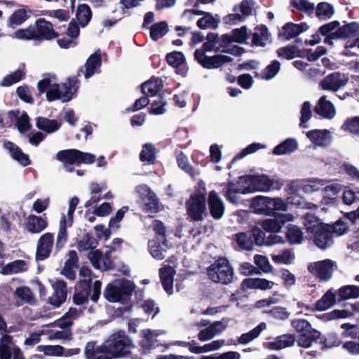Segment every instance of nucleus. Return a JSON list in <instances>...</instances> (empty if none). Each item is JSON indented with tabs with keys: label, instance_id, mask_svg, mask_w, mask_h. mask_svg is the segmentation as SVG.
I'll return each instance as SVG.
<instances>
[{
	"label": "nucleus",
	"instance_id": "1",
	"mask_svg": "<svg viewBox=\"0 0 359 359\" xmlns=\"http://www.w3.org/2000/svg\"><path fill=\"white\" fill-rule=\"evenodd\" d=\"M15 34L19 39L35 41H49L59 36L54 30L52 23L45 18L37 19L34 25H30L27 29H20Z\"/></svg>",
	"mask_w": 359,
	"mask_h": 359
},
{
	"label": "nucleus",
	"instance_id": "2",
	"mask_svg": "<svg viewBox=\"0 0 359 359\" xmlns=\"http://www.w3.org/2000/svg\"><path fill=\"white\" fill-rule=\"evenodd\" d=\"M134 347L132 340L123 330H118L112 334L102 345L107 354L118 358L127 356L131 353ZM101 351H104L102 350Z\"/></svg>",
	"mask_w": 359,
	"mask_h": 359
},
{
	"label": "nucleus",
	"instance_id": "3",
	"mask_svg": "<svg viewBox=\"0 0 359 359\" xmlns=\"http://www.w3.org/2000/svg\"><path fill=\"white\" fill-rule=\"evenodd\" d=\"M207 275L212 282L222 285H229L236 280L232 266L224 257H219L207 268Z\"/></svg>",
	"mask_w": 359,
	"mask_h": 359
},
{
	"label": "nucleus",
	"instance_id": "4",
	"mask_svg": "<svg viewBox=\"0 0 359 359\" xmlns=\"http://www.w3.org/2000/svg\"><path fill=\"white\" fill-rule=\"evenodd\" d=\"M255 175H245L238 177L236 182L229 180L223 188L222 194L227 201L237 204L236 194H246L254 192Z\"/></svg>",
	"mask_w": 359,
	"mask_h": 359
},
{
	"label": "nucleus",
	"instance_id": "5",
	"mask_svg": "<svg viewBox=\"0 0 359 359\" xmlns=\"http://www.w3.org/2000/svg\"><path fill=\"white\" fill-rule=\"evenodd\" d=\"M135 285L129 280H114L104 288V297L110 302H118L132 295Z\"/></svg>",
	"mask_w": 359,
	"mask_h": 359
},
{
	"label": "nucleus",
	"instance_id": "6",
	"mask_svg": "<svg viewBox=\"0 0 359 359\" xmlns=\"http://www.w3.org/2000/svg\"><path fill=\"white\" fill-rule=\"evenodd\" d=\"M206 196L204 193L199 191L191 194L185 203L187 214L190 221L201 222L207 217L208 212L206 211Z\"/></svg>",
	"mask_w": 359,
	"mask_h": 359
},
{
	"label": "nucleus",
	"instance_id": "7",
	"mask_svg": "<svg viewBox=\"0 0 359 359\" xmlns=\"http://www.w3.org/2000/svg\"><path fill=\"white\" fill-rule=\"evenodd\" d=\"M292 325L299 333L297 341L299 346L309 348L313 341L320 340V332L313 328L307 320H294L292 321Z\"/></svg>",
	"mask_w": 359,
	"mask_h": 359
},
{
	"label": "nucleus",
	"instance_id": "8",
	"mask_svg": "<svg viewBox=\"0 0 359 359\" xmlns=\"http://www.w3.org/2000/svg\"><path fill=\"white\" fill-rule=\"evenodd\" d=\"M56 158L65 166L80 164H92L95 161L94 154L83 152L76 149L61 150L56 154Z\"/></svg>",
	"mask_w": 359,
	"mask_h": 359
},
{
	"label": "nucleus",
	"instance_id": "9",
	"mask_svg": "<svg viewBox=\"0 0 359 359\" xmlns=\"http://www.w3.org/2000/svg\"><path fill=\"white\" fill-rule=\"evenodd\" d=\"M313 243L320 249L325 250L332 243V235L327 224H313L307 228Z\"/></svg>",
	"mask_w": 359,
	"mask_h": 359
},
{
	"label": "nucleus",
	"instance_id": "10",
	"mask_svg": "<svg viewBox=\"0 0 359 359\" xmlns=\"http://www.w3.org/2000/svg\"><path fill=\"white\" fill-rule=\"evenodd\" d=\"M194 58L199 65L208 69H218L225 63L231 62L233 60L231 57L227 55H215L208 56L203 54V51L199 50H195Z\"/></svg>",
	"mask_w": 359,
	"mask_h": 359
},
{
	"label": "nucleus",
	"instance_id": "11",
	"mask_svg": "<svg viewBox=\"0 0 359 359\" xmlns=\"http://www.w3.org/2000/svg\"><path fill=\"white\" fill-rule=\"evenodd\" d=\"M334 264L335 262L332 260L326 259L310 264L308 266V270L319 280L327 281L332 276Z\"/></svg>",
	"mask_w": 359,
	"mask_h": 359
},
{
	"label": "nucleus",
	"instance_id": "12",
	"mask_svg": "<svg viewBox=\"0 0 359 359\" xmlns=\"http://www.w3.org/2000/svg\"><path fill=\"white\" fill-rule=\"evenodd\" d=\"M137 191L140 195L142 210L146 212H157V196L156 194L145 184L138 186Z\"/></svg>",
	"mask_w": 359,
	"mask_h": 359
},
{
	"label": "nucleus",
	"instance_id": "13",
	"mask_svg": "<svg viewBox=\"0 0 359 359\" xmlns=\"http://www.w3.org/2000/svg\"><path fill=\"white\" fill-rule=\"evenodd\" d=\"M207 205L208 212L215 220H219L223 217L226 210L225 204L216 191L212 190L209 192Z\"/></svg>",
	"mask_w": 359,
	"mask_h": 359
},
{
	"label": "nucleus",
	"instance_id": "14",
	"mask_svg": "<svg viewBox=\"0 0 359 359\" xmlns=\"http://www.w3.org/2000/svg\"><path fill=\"white\" fill-rule=\"evenodd\" d=\"M54 243V234L47 232L43 234L37 241L36 260L43 261L48 259L53 250Z\"/></svg>",
	"mask_w": 359,
	"mask_h": 359
},
{
	"label": "nucleus",
	"instance_id": "15",
	"mask_svg": "<svg viewBox=\"0 0 359 359\" xmlns=\"http://www.w3.org/2000/svg\"><path fill=\"white\" fill-rule=\"evenodd\" d=\"M51 285L54 292L48 298L47 302L55 308H59L67 299V283L63 280H57L53 282Z\"/></svg>",
	"mask_w": 359,
	"mask_h": 359
},
{
	"label": "nucleus",
	"instance_id": "16",
	"mask_svg": "<svg viewBox=\"0 0 359 359\" xmlns=\"http://www.w3.org/2000/svg\"><path fill=\"white\" fill-rule=\"evenodd\" d=\"M198 15L204 16L201 18L197 21V26L202 29L208 28H216L218 26V21L216 20L210 13H206L197 9H186L183 13L182 17L191 19V15Z\"/></svg>",
	"mask_w": 359,
	"mask_h": 359
},
{
	"label": "nucleus",
	"instance_id": "17",
	"mask_svg": "<svg viewBox=\"0 0 359 359\" xmlns=\"http://www.w3.org/2000/svg\"><path fill=\"white\" fill-rule=\"evenodd\" d=\"M254 192L269 191L271 189H280L283 183L280 180H271L268 175H255Z\"/></svg>",
	"mask_w": 359,
	"mask_h": 359
},
{
	"label": "nucleus",
	"instance_id": "18",
	"mask_svg": "<svg viewBox=\"0 0 359 359\" xmlns=\"http://www.w3.org/2000/svg\"><path fill=\"white\" fill-rule=\"evenodd\" d=\"M347 81L341 78L339 72H333L324 77L320 82V87L325 90L337 92L340 88L346 84Z\"/></svg>",
	"mask_w": 359,
	"mask_h": 359
},
{
	"label": "nucleus",
	"instance_id": "19",
	"mask_svg": "<svg viewBox=\"0 0 359 359\" xmlns=\"http://www.w3.org/2000/svg\"><path fill=\"white\" fill-rule=\"evenodd\" d=\"M166 61L169 65L176 69V73L186 76L188 72V67L186 64L184 55L180 51H172L166 55Z\"/></svg>",
	"mask_w": 359,
	"mask_h": 359
},
{
	"label": "nucleus",
	"instance_id": "20",
	"mask_svg": "<svg viewBox=\"0 0 359 359\" xmlns=\"http://www.w3.org/2000/svg\"><path fill=\"white\" fill-rule=\"evenodd\" d=\"M292 216L290 214H279L274 219H267L262 222V229L269 233L279 232L282 226L290 221Z\"/></svg>",
	"mask_w": 359,
	"mask_h": 359
},
{
	"label": "nucleus",
	"instance_id": "21",
	"mask_svg": "<svg viewBox=\"0 0 359 359\" xmlns=\"http://www.w3.org/2000/svg\"><path fill=\"white\" fill-rule=\"evenodd\" d=\"M83 73V69L81 68L76 76L69 77L66 83L62 84V89L64 91H61L62 96V102H67L72 100L74 95L77 92L79 89V76Z\"/></svg>",
	"mask_w": 359,
	"mask_h": 359
},
{
	"label": "nucleus",
	"instance_id": "22",
	"mask_svg": "<svg viewBox=\"0 0 359 359\" xmlns=\"http://www.w3.org/2000/svg\"><path fill=\"white\" fill-rule=\"evenodd\" d=\"M275 283L265 278H248L243 280L241 286L243 290L253 289L266 290L271 289Z\"/></svg>",
	"mask_w": 359,
	"mask_h": 359
},
{
	"label": "nucleus",
	"instance_id": "23",
	"mask_svg": "<svg viewBox=\"0 0 359 359\" xmlns=\"http://www.w3.org/2000/svg\"><path fill=\"white\" fill-rule=\"evenodd\" d=\"M4 148L9 151L11 156L22 166L25 167L31 164L29 156L15 143L7 141L4 143Z\"/></svg>",
	"mask_w": 359,
	"mask_h": 359
},
{
	"label": "nucleus",
	"instance_id": "24",
	"mask_svg": "<svg viewBox=\"0 0 359 359\" xmlns=\"http://www.w3.org/2000/svg\"><path fill=\"white\" fill-rule=\"evenodd\" d=\"M314 111L323 118L331 119L335 115V109L334 104L326 100V96H322L318 104L314 108Z\"/></svg>",
	"mask_w": 359,
	"mask_h": 359
},
{
	"label": "nucleus",
	"instance_id": "25",
	"mask_svg": "<svg viewBox=\"0 0 359 359\" xmlns=\"http://www.w3.org/2000/svg\"><path fill=\"white\" fill-rule=\"evenodd\" d=\"M26 228L32 233H39L47 228L48 223L47 219H43L41 216L30 215L28 216Z\"/></svg>",
	"mask_w": 359,
	"mask_h": 359
},
{
	"label": "nucleus",
	"instance_id": "26",
	"mask_svg": "<svg viewBox=\"0 0 359 359\" xmlns=\"http://www.w3.org/2000/svg\"><path fill=\"white\" fill-rule=\"evenodd\" d=\"M16 346L11 335L4 334L0 338V359H11Z\"/></svg>",
	"mask_w": 359,
	"mask_h": 359
},
{
	"label": "nucleus",
	"instance_id": "27",
	"mask_svg": "<svg viewBox=\"0 0 359 359\" xmlns=\"http://www.w3.org/2000/svg\"><path fill=\"white\" fill-rule=\"evenodd\" d=\"M294 341V336L291 334H287L277 337L273 341L267 342L264 346L271 350H280L292 346Z\"/></svg>",
	"mask_w": 359,
	"mask_h": 359
},
{
	"label": "nucleus",
	"instance_id": "28",
	"mask_svg": "<svg viewBox=\"0 0 359 359\" xmlns=\"http://www.w3.org/2000/svg\"><path fill=\"white\" fill-rule=\"evenodd\" d=\"M252 236L255 243L257 245H272L280 242L281 238L278 236H271L267 240L265 239V233L259 227L255 226L251 230Z\"/></svg>",
	"mask_w": 359,
	"mask_h": 359
},
{
	"label": "nucleus",
	"instance_id": "29",
	"mask_svg": "<svg viewBox=\"0 0 359 359\" xmlns=\"http://www.w3.org/2000/svg\"><path fill=\"white\" fill-rule=\"evenodd\" d=\"M255 30L253 33L250 32L252 36V46L264 47L269 35L267 27L262 25L256 27Z\"/></svg>",
	"mask_w": 359,
	"mask_h": 359
},
{
	"label": "nucleus",
	"instance_id": "30",
	"mask_svg": "<svg viewBox=\"0 0 359 359\" xmlns=\"http://www.w3.org/2000/svg\"><path fill=\"white\" fill-rule=\"evenodd\" d=\"M336 303V295L332 289L327 290L323 297L318 299L315 305L314 309L319 311H325Z\"/></svg>",
	"mask_w": 359,
	"mask_h": 359
},
{
	"label": "nucleus",
	"instance_id": "31",
	"mask_svg": "<svg viewBox=\"0 0 359 359\" xmlns=\"http://www.w3.org/2000/svg\"><path fill=\"white\" fill-rule=\"evenodd\" d=\"M36 126L38 129L47 133H52L58 130L61 124L55 119L39 116L36 118Z\"/></svg>",
	"mask_w": 359,
	"mask_h": 359
},
{
	"label": "nucleus",
	"instance_id": "32",
	"mask_svg": "<svg viewBox=\"0 0 359 359\" xmlns=\"http://www.w3.org/2000/svg\"><path fill=\"white\" fill-rule=\"evenodd\" d=\"M25 69V65L22 63L18 69L11 74L6 75L3 79L1 82V86L8 87L25 79L26 75Z\"/></svg>",
	"mask_w": 359,
	"mask_h": 359
},
{
	"label": "nucleus",
	"instance_id": "33",
	"mask_svg": "<svg viewBox=\"0 0 359 359\" xmlns=\"http://www.w3.org/2000/svg\"><path fill=\"white\" fill-rule=\"evenodd\" d=\"M240 11L242 15L238 13L229 14L224 18L225 22L236 24L237 22L242 21L244 19L243 16H248L252 14V6L249 5V1H241Z\"/></svg>",
	"mask_w": 359,
	"mask_h": 359
},
{
	"label": "nucleus",
	"instance_id": "34",
	"mask_svg": "<svg viewBox=\"0 0 359 359\" xmlns=\"http://www.w3.org/2000/svg\"><path fill=\"white\" fill-rule=\"evenodd\" d=\"M278 57L284 58L286 60H292L295 57H304L302 50H299L295 45H288L284 47L279 48L276 50Z\"/></svg>",
	"mask_w": 359,
	"mask_h": 359
},
{
	"label": "nucleus",
	"instance_id": "35",
	"mask_svg": "<svg viewBox=\"0 0 359 359\" xmlns=\"http://www.w3.org/2000/svg\"><path fill=\"white\" fill-rule=\"evenodd\" d=\"M102 64V59L100 53L98 51L95 52L91 54L90 57L87 59L85 64V77L86 79H88L92 76L95 70L97 67H100Z\"/></svg>",
	"mask_w": 359,
	"mask_h": 359
},
{
	"label": "nucleus",
	"instance_id": "36",
	"mask_svg": "<svg viewBox=\"0 0 359 359\" xmlns=\"http://www.w3.org/2000/svg\"><path fill=\"white\" fill-rule=\"evenodd\" d=\"M330 132L327 130H312L306 133V136L316 145L325 146L327 144Z\"/></svg>",
	"mask_w": 359,
	"mask_h": 359
},
{
	"label": "nucleus",
	"instance_id": "37",
	"mask_svg": "<svg viewBox=\"0 0 359 359\" xmlns=\"http://www.w3.org/2000/svg\"><path fill=\"white\" fill-rule=\"evenodd\" d=\"M155 331L152 332L149 329L143 330L141 331L140 337H142L140 341V346L144 352H149L154 348V342L156 341Z\"/></svg>",
	"mask_w": 359,
	"mask_h": 359
},
{
	"label": "nucleus",
	"instance_id": "38",
	"mask_svg": "<svg viewBox=\"0 0 359 359\" xmlns=\"http://www.w3.org/2000/svg\"><path fill=\"white\" fill-rule=\"evenodd\" d=\"M297 149V143L294 139L287 138L273 149L274 155L280 156L294 152Z\"/></svg>",
	"mask_w": 359,
	"mask_h": 359
},
{
	"label": "nucleus",
	"instance_id": "39",
	"mask_svg": "<svg viewBox=\"0 0 359 359\" xmlns=\"http://www.w3.org/2000/svg\"><path fill=\"white\" fill-rule=\"evenodd\" d=\"M76 18L82 27H86L92 18V11L90 6L86 4H80L76 9Z\"/></svg>",
	"mask_w": 359,
	"mask_h": 359
},
{
	"label": "nucleus",
	"instance_id": "40",
	"mask_svg": "<svg viewBox=\"0 0 359 359\" xmlns=\"http://www.w3.org/2000/svg\"><path fill=\"white\" fill-rule=\"evenodd\" d=\"M338 301L359 297V286L348 285L341 287L337 292Z\"/></svg>",
	"mask_w": 359,
	"mask_h": 359
},
{
	"label": "nucleus",
	"instance_id": "41",
	"mask_svg": "<svg viewBox=\"0 0 359 359\" xmlns=\"http://www.w3.org/2000/svg\"><path fill=\"white\" fill-rule=\"evenodd\" d=\"M318 343L322 346L321 350L325 351L328 348L339 346L341 344V340L335 333H330L327 336H324L320 334Z\"/></svg>",
	"mask_w": 359,
	"mask_h": 359
},
{
	"label": "nucleus",
	"instance_id": "42",
	"mask_svg": "<svg viewBox=\"0 0 359 359\" xmlns=\"http://www.w3.org/2000/svg\"><path fill=\"white\" fill-rule=\"evenodd\" d=\"M266 323H261L250 332L242 334L238 339V342L241 344H247L259 337L262 330L266 329Z\"/></svg>",
	"mask_w": 359,
	"mask_h": 359
},
{
	"label": "nucleus",
	"instance_id": "43",
	"mask_svg": "<svg viewBox=\"0 0 359 359\" xmlns=\"http://www.w3.org/2000/svg\"><path fill=\"white\" fill-rule=\"evenodd\" d=\"M67 241V220L63 214L60 222V229L57 236L55 248L60 251L65 246Z\"/></svg>",
	"mask_w": 359,
	"mask_h": 359
},
{
	"label": "nucleus",
	"instance_id": "44",
	"mask_svg": "<svg viewBox=\"0 0 359 359\" xmlns=\"http://www.w3.org/2000/svg\"><path fill=\"white\" fill-rule=\"evenodd\" d=\"M285 236L290 245L300 244L303 241V233L296 225L290 224L287 228Z\"/></svg>",
	"mask_w": 359,
	"mask_h": 359
},
{
	"label": "nucleus",
	"instance_id": "45",
	"mask_svg": "<svg viewBox=\"0 0 359 359\" xmlns=\"http://www.w3.org/2000/svg\"><path fill=\"white\" fill-rule=\"evenodd\" d=\"M156 158V148L150 143L144 144L140 154V160L142 162H147L148 164L154 163Z\"/></svg>",
	"mask_w": 359,
	"mask_h": 359
},
{
	"label": "nucleus",
	"instance_id": "46",
	"mask_svg": "<svg viewBox=\"0 0 359 359\" xmlns=\"http://www.w3.org/2000/svg\"><path fill=\"white\" fill-rule=\"evenodd\" d=\"M177 162L178 166L183 170L185 172L189 175L190 177L194 178L196 175L199 173L195 170L194 167L189 163L187 156L183 153L180 152L177 156Z\"/></svg>",
	"mask_w": 359,
	"mask_h": 359
},
{
	"label": "nucleus",
	"instance_id": "47",
	"mask_svg": "<svg viewBox=\"0 0 359 359\" xmlns=\"http://www.w3.org/2000/svg\"><path fill=\"white\" fill-rule=\"evenodd\" d=\"M141 91L144 95L154 97L157 95V78L151 76V79L141 85Z\"/></svg>",
	"mask_w": 359,
	"mask_h": 359
},
{
	"label": "nucleus",
	"instance_id": "48",
	"mask_svg": "<svg viewBox=\"0 0 359 359\" xmlns=\"http://www.w3.org/2000/svg\"><path fill=\"white\" fill-rule=\"evenodd\" d=\"M37 350L46 355L62 356L65 355V348L60 345H40Z\"/></svg>",
	"mask_w": 359,
	"mask_h": 359
},
{
	"label": "nucleus",
	"instance_id": "49",
	"mask_svg": "<svg viewBox=\"0 0 359 359\" xmlns=\"http://www.w3.org/2000/svg\"><path fill=\"white\" fill-rule=\"evenodd\" d=\"M97 241L94 239L90 233L84 234L83 238L77 242V248L79 251H86L89 249H94Z\"/></svg>",
	"mask_w": 359,
	"mask_h": 359
},
{
	"label": "nucleus",
	"instance_id": "50",
	"mask_svg": "<svg viewBox=\"0 0 359 359\" xmlns=\"http://www.w3.org/2000/svg\"><path fill=\"white\" fill-rule=\"evenodd\" d=\"M25 265V261L21 259L15 260L7 264L5 266H4L1 273L5 275L17 273L24 271V267Z\"/></svg>",
	"mask_w": 359,
	"mask_h": 359
},
{
	"label": "nucleus",
	"instance_id": "51",
	"mask_svg": "<svg viewBox=\"0 0 359 359\" xmlns=\"http://www.w3.org/2000/svg\"><path fill=\"white\" fill-rule=\"evenodd\" d=\"M102 345L96 346V341H88L85 347L84 354L87 359H93L97 354H107L106 351H101L102 350ZM103 351H105L103 349Z\"/></svg>",
	"mask_w": 359,
	"mask_h": 359
},
{
	"label": "nucleus",
	"instance_id": "52",
	"mask_svg": "<svg viewBox=\"0 0 359 359\" xmlns=\"http://www.w3.org/2000/svg\"><path fill=\"white\" fill-rule=\"evenodd\" d=\"M15 295L24 302L29 304H33L34 301L31 289L27 286L17 287L15 292Z\"/></svg>",
	"mask_w": 359,
	"mask_h": 359
},
{
	"label": "nucleus",
	"instance_id": "53",
	"mask_svg": "<svg viewBox=\"0 0 359 359\" xmlns=\"http://www.w3.org/2000/svg\"><path fill=\"white\" fill-rule=\"evenodd\" d=\"M28 17L27 12L25 8L18 9L9 18V25L10 26L20 25L23 23Z\"/></svg>",
	"mask_w": 359,
	"mask_h": 359
},
{
	"label": "nucleus",
	"instance_id": "54",
	"mask_svg": "<svg viewBox=\"0 0 359 359\" xmlns=\"http://www.w3.org/2000/svg\"><path fill=\"white\" fill-rule=\"evenodd\" d=\"M294 259V255L289 250H285L280 254L272 256V260L276 264H290Z\"/></svg>",
	"mask_w": 359,
	"mask_h": 359
},
{
	"label": "nucleus",
	"instance_id": "55",
	"mask_svg": "<svg viewBox=\"0 0 359 359\" xmlns=\"http://www.w3.org/2000/svg\"><path fill=\"white\" fill-rule=\"evenodd\" d=\"M341 129L353 135L359 134V116L347 118L341 126Z\"/></svg>",
	"mask_w": 359,
	"mask_h": 359
},
{
	"label": "nucleus",
	"instance_id": "56",
	"mask_svg": "<svg viewBox=\"0 0 359 359\" xmlns=\"http://www.w3.org/2000/svg\"><path fill=\"white\" fill-rule=\"evenodd\" d=\"M334 13L333 6L326 1H320L316 8V15L318 17L323 16L327 18H331Z\"/></svg>",
	"mask_w": 359,
	"mask_h": 359
},
{
	"label": "nucleus",
	"instance_id": "57",
	"mask_svg": "<svg viewBox=\"0 0 359 359\" xmlns=\"http://www.w3.org/2000/svg\"><path fill=\"white\" fill-rule=\"evenodd\" d=\"M233 42L244 43L249 38L248 29L246 26H242L239 29L232 30Z\"/></svg>",
	"mask_w": 359,
	"mask_h": 359
},
{
	"label": "nucleus",
	"instance_id": "58",
	"mask_svg": "<svg viewBox=\"0 0 359 359\" xmlns=\"http://www.w3.org/2000/svg\"><path fill=\"white\" fill-rule=\"evenodd\" d=\"M264 146L259 143H252L248 145L247 147L243 149L239 154H236L231 161V163H234L235 161L240 160L245 157V156L252 154L257 151L258 149L263 148Z\"/></svg>",
	"mask_w": 359,
	"mask_h": 359
},
{
	"label": "nucleus",
	"instance_id": "59",
	"mask_svg": "<svg viewBox=\"0 0 359 359\" xmlns=\"http://www.w3.org/2000/svg\"><path fill=\"white\" fill-rule=\"evenodd\" d=\"M236 241L239 247L243 250H250L252 248L251 238L246 233H238L236 234Z\"/></svg>",
	"mask_w": 359,
	"mask_h": 359
},
{
	"label": "nucleus",
	"instance_id": "60",
	"mask_svg": "<svg viewBox=\"0 0 359 359\" xmlns=\"http://www.w3.org/2000/svg\"><path fill=\"white\" fill-rule=\"evenodd\" d=\"M280 63L274 60L271 61V62L267 65L264 69V78L266 80H270L273 79L280 71Z\"/></svg>",
	"mask_w": 359,
	"mask_h": 359
},
{
	"label": "nucleus",
	"instance_id": "61",
	"mask_svg": "<svg viewBox=\"0 0 359 359\" xmlns=\"http://www.w3.org/2000/svg\"><path fill=\"white\" fill-rule=\"evenodd\" d=\"M16 93L18 97L23 102L29 104L34 103V98L31 94L29 88L25 85L17 88Z\"/></svg>",
	"mask_w": 359,
	"mask_h": 359
},
{
	"label": "nucleus",
	"instance_id": "62",
	"mask_svg": "<svg viewBox=\"0 0 359 359\" xmlns=\"http://www.w3.org/2000/svg\"><path fill=\"white\" fill-rule=\"evenodd\" d=\"M340 29H344V38L347 39L349 37L355 36L359 32V23L356 22H351L347 23L341 27Z\"/></svg>",
	"mask_w": 359,
	"mask_h": 359
},
{
	"label": "nucleus",
	"instance_id": "63",
	"mask_svg": "<svg viewBox=\"0 0 359 359\" xmlns=\"http://www.w3.org/2000/svg\"><path fill=\"white\" fill-rule=\"evenodd\" d=\"M297 25L292 22H287L282 27V34L287 40L298 36Z\"/></svg>",
	"mask_w": 359,
	"mask_h": 359
},
{
	"label": "nucleus",
	"instance_id": "64",
	"mask_svg": "<svg viewBox=\"0 0 359 359\" xmlns=\"http://www.w3.org/2000/svg\"><path fill=\"white\" fill-rule=\"evenodd\" d=\"M254 259L257 266L264 273H268L271 271L272 266L266 257L261 255H256Z\"/></svg>",
	"mask_w": 359,
	"mask_h": 359
}]
</instances>
